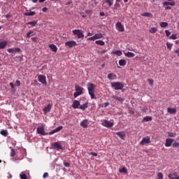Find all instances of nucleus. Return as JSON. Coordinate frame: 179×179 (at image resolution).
I'll return each instance as SVG.
<instances>
[{"label": "nucleus", "instance_id": "nucleus-64", "mask_svg": "<svg viewBox=\"0 0 179 179\" xmlns=\"http://www.w3.org/2000/svg\"><path fill=\"white\" fill-rule=\"evenodd\" d=\"M104 12H100V16H105Z\"/></svg>", "mask_w": 179, "mask_h": 179}, {"label": "nucleus", "instance_id": "nucleus-47", "mask_svg": "<svg viewBox=\"0 0 179 179\" xmlns=\"http://www.w3.org/2000/svg\"><path fill=\"white\" fill-rule=\"evenodd\" d=\"M148 83H149V85H150V86H153V80L152 79H148Z\"/></svg>", "mask_w": 179, "mask_h": 179}, {"label": "nucleus", "instance_id": "nucleus-55", "mask_svg": "<svg viewBox=\"0 0 179 179\" xmlns=\"http://www.w3.org/2000/svg\"><path fill=\"white\" fill-rule=\"evenodd\" d=\"M14 51H15V52H20L21 50L20 48H16Z\"/></svg>", "mask_w": 179, "mask_h": 179}, {"label": "nucleus", "instance_id": "nucleus-60", "mask_svg": "<svg viewBox=\"0 0 179 179\" xmlns=\"http://www.w3.org/2000/svg\"><path fill=\"white\" fill-rule=\"evenodd\" d=\"M10 86L11 89H15V85H13V83H10Z\"/></svg>", "mask_w": 179, "mask_h": 179}, {"label": "nucleus", "instance_id": "nucleus-30", "mask_svg": "<svg viewBox=\"0 0 179 179\" xmlns=\"http://www.w3.org/2000/svg\"><path fill=\"white\" fill-rule=\"evenodd\" d=\"M119 65L120 66H125L127 65V61L125 59L119 60Z\"/></svg>", "mask_w": 179, "mask_h": 179}, {"label": "nucleus", "instance_id": "nucleus-36", "mask_svg": "<svg viewBox=\"0 0 179 179\" xmlns=\"http://www.w3.org/2000/svg\"><path fill=\"white\" fill-rule=\"evenodd\" d=\"M0 134L3 136H8V131L7 130H2V131H1Z\"/></svg>", "mask_w": 179, "mask_h": 179}, {"label": "nucleus", "instance_id": "nucleus-49", "mask_svg": "<svg viewBox=\"0 0 179 179\" xmlns=\"http://www.w3.org/2000/svg\"><path fill=\"white\" fill-rule=\"evenodd\" d=\"M178 146H179V143H178L175 142V143H173V148H178Z\"/></svg>", "mask_w": 179, "mask_h": 179}, {"label": "nucleus", "instance_id": "nucleus-28", "mask_svg": "<svg viewBox=\"0 0 179 179\" xmlns=\"http://www.w3.org/2000/svg\"><path fill=\"white\" fill-rule=\"evenodd\" d=\"M7 45H8V42L6 41L0 42V50L5 48Z\"/></svg>", "mask_w": 179, "mask_h": 179}, {"label": "nucleus", "instance_id": "nucleus-56", "mask_svg": "<svg viewBox=\"0 0 179 179\" xmlns=\"http://www.w3.org/2000/svg\"><path fill=\"white\" fill-rule=\"evenodd\" d=\"M175 54H177V56L179 57V48L175 50Z\"/></svg>", "mask_w": 179, "mask_h": 179}, {"label": "nucleus", "instance_id": "nucleus-59", "mask_svg": "<svg viewBox=\"0 0 179 179\" xmlns=\"http://www.w3.org/2000/svg\"><path fill=\"white\" fill-rule=\"evenodd\" d=\"M141 111H143V113H146V111H148V108H143L141 109Z\"/></svg>", "mask_w": 179, "mask_h": 179}, {"label": "nucleus", "instance_id": "nucleus-48", "mask_svg": "<svg viewBox=\"0 0 179 179\" xmlns=\"http://www.w3.org/2000/svg\"><path fill=\"white\" fill-rule=\"evenodd\" d=\"M8 52H10V53H13V52H15V49H13V48H9V49H8Z\"/></svg>", "mask_w": 179, "mask_h": 179}, {"label": "nucleus", "instance_id": "nucleus-6", "mask_svg": "<svg viewBox=\"0 0 179 179\" xmlns=\"http://www.w3.org/2000/svg\"><path fill=\"white\" fill-rule=\"evenodd\" d=\"M102 125L103 127H106V128H111L112 127H114V123L110 122V121L107 120H102Z\"/></svg>", "mask_w": 179, "mask_h": 179}, {"label": "nucleus", "instance_id": "nucleus-3", "mask_svg": "<svg viewBox=\"0 0 179 179\" xmlns=\"http://www.w3.org/2000/svg\"><path fill=\"white\" fill-rule=\"evenodd\" d=\"M110 85L115 90H122L124 89V84L122 83L114 82L111 83Z\"/></svg>", "mask_w": 179, "mask_h": 179}, {"label": "nucleus", "instance_id": "nucleus-50", "mask_svg": "<svg viewBox=\"0 0 179 179\" xmlns=\"http://www.w3.org/2000/svg\"><path fill=\"white\" fill-rule=\"evenodd\" d=\"M56 132H58L57 131V129H55L54 130H52V131H50L49 133L50 135H53V134H56Z\"/></svg>", "mask_w": 179, "mask_h": 179}, {"label": "nucleus", "instance_id": "nucleus-45", "mask_svg": "<svg viewBox=\"0 0 179 179\" xmlns=\"http://www.w3.org/2000/svg\"><path fill=\"white\" fill-rule=\"evenodd\" d=\"M166 46H167V48H169V50H171V48L173 47V44L167 42L166 43Z\"/></svg>", "mask_w": 179, "mask_h": 179}, {"label": "nucleus", "instance_id": "nucleus-33", "mask_svg": "<svg viewBox=\"0 0 179 179\" xmlns=\"http://www.w3.org/2000/svg\"><path fill=\"white\" fill-rule=\"evenodd\" d=\"M113 0H105V3H107L109 8H110V6H113Z\"/></svg>", "mask_w": 179, "mask_h": 179}, {"label": "nucleus", "instance_id": "nucleus-54", "mask_svg": "<svg viewBox=\"0 0 179 179\" xmlns=\"http://www.w3.org/2000/svg\"><path fill=\"white\" fill-rule=\"evenodd\" d=\"M15 86H20V80H16L15 81Z\"/></svg>", "mask_w": 179, "mask_h": 179}, {"label": "nucleus", "instance_id": "nucleus-63", "mask_svg": "<svg viewBox=\"0 0 179 179\" xmlns=\"http://www.w3.org/2000/svg\"><path fill=\"white\" fill-rule=\"evenodd\" d=\"M12 17V15H10V14H7L6 15V17L7 18V19H9V17Z\"/></svg>", "mask_w": 179, "mask_h": 179}, {"label": "nucleus", "instance_id": "nucleus-44", "mask_svg": "<svg viewBox=\"0 0 179 179\" xmlns=\"http://www.w3.org/2000/svg\"><path fill=\"white\" fill-rule=\"evenodd\" d=\"M157 178L158 179H163V173H162V172H159L157 173Z\"/></svg>", "mask_w": 179, "mask_h": 179}, {"label": "nucleus", "instance_id": "nucleus-46", "mask_svg": "<svg viewBox=\"0 0 179 179\" xmlns=\"http://www.w3.org/2000/svg\"><path fill=\"white\" fill-rule=\"evenodd\" d=\"M165 34L166 37H170V34H171V32H170V31L169 30H165Z\"/></svg>", "mask_w": 179, "mask_h": 179}, {"label": "nucleus", "instance_id": "nucleus-4", "mask_svg": "<svg viewBox=\"0 0 179 179\" xmlns=\"http://www.w3.org/2000/svg\"><path fill=\"white\" fill-rule=\"evenodd\" d=\"M163 6L165 8V10H171L172 9L171 6H176V3L174 1H172V2L165 1L163 3Z\"/></svg>", "mask_w": 179, "mask_h": 179}, {"label": "nucleus", "instance_id": "nucleus-27", "mask_svg": "<svg viewBox=\"0 0 179 179\" xmlns=\"http://www.w3.org/2000/svg\"><path fill=\"white\" fill-rule=\"evenodd\" d=\"M34 15H36V12L34 11H27L24 13V16H34Z\"/></svg>", "mask_w": 179, "mask_h": 179}, {"label": "nucleus", "instance_id": "nucleus-57", "mask_svg": "<svg viewBox=\"0 0 179 179\" xmlns=\"http://www.w3.org/2000/svg\"><path fill=\"white\" fill-rule=\"evenodd\" d=\"M90 155L91 156H95V157L97 156V153L94 152H90Z\"/></svg>", "mask_w": 179, "mask_h": 179}, {"label": "nucleus", "instance_id": "nucleus-23", "mask_svg": "<svg viewBox=\"0 0 179 179\" xmlns=\"http://www.w3.org/2000/svg\"><path fill=\"white\" fill-rule=\"evenodd\" d=\"M125 57H127V58H134L135 57V53L131 52H127L124 53Z\"/></svg>", "mask_w": 179, "mask_h": 179}, {"label": "nucleus", "instance_id": "nucleus-10", "mask_svg": "<svg viewBox=\"0 0 179 179\" xmlns=\"http://www.w3.org/2000/svg\"><path fill=\"white\" fill-rule=\"evenodd\" d=\"M140 143L142 145V146H143L144 145H147L148 143H150V137H144L140 142Z\"/></svg>", "mask_w": 179, "mask_h": 179}, {"label": "nucleus", "instance_id": "nucleus-9", "mask_svg": "<svg viewBox=\"0 0 179 179\" xmlns=\"http://www.w3.org/2000/svg\"><path fill=\"white\" fill-rule=\"evenodd\" d=\"M38 80L43 85H47V81L45 78V76L43 75H39L38 77Z\"/></svg>", "mask_w": 179, "mask_h": 179}, {"label": "nucleus", "instance_id": "nucleus-1", "mask_svg": "<svg viewBox=\"0 0 179 179\" xmlns=\"http://www.w3.org/2000/svg\"><path fill=\"white\" fill-rule=\"evenodd\" d=\"M87 86L88 93L91 99H96V97L94 96V90H96V85L93 83H88Z\"/></svg>", "mask_w": 179, "mask_h": 179}, {"label": "nucleus", "instance_id": "nucleus-13", "mask_svg": "<svg viewBox=\"0 0 179 179\" xmlns=\"http://www.w3.org/2000/svg\"><path fill=\"white\" fill-rule=\"evenodd\" d=\"M37 133L43 136L48 135V133H45V131H44V127H38Z\"/></svg>", "mask_w": 179, "mask_h": 179}, {"label": "nucleus", "instance_id": "nucleus-21", "mask_svg": "<svg viewBox=\"0 0 179 179\" xmlns=\"http://www.w3.org/2000/svg\"><path fill=\"white\" fill-rule=\"evenodd\" d=\"M87 107H89V103L87 102L83 105H80L79 106V108H80V110H83V111H85V110H86V108H87Z\"/></svg>", "mask_w": 179, "mask_h": 179}, {"label": "nucleus", "instance_id": "nucleus-8", "mask_svg": "<svg viewBox=\"0 0 179 179\" xmlns=\"http://www.w3.org/2000/svg\"><path fill=\"white\" fill-rule=\"evenodd\" d=\"M65 45L66 47H69V48H72V47H76L78 44L76 43V41H69L65 43Z\"/></svg>", "mask_w": 179, "mask_h": 179}, {"label": "nucleus", "instance_id": "nucleus-58", "mask_svg": "<svg viewBox=\"0 0 179 179\" xmlns=\"http://www.w3.org/2000/svg\"><path fill=\"white\" fill-rule=\"evenodd\" d=\"M43 178H47L48 177V173H45L43 176Z\"/></svg>", "mask_w": 179, "mask_h": 179}, {"label": "nucleus", "instance_id": "nucleus-38", "mask_svg": "<svg viewBox=\"0 0 179 179\" xmlns=\"http://www.w3.org/2000/svg\"><path fill=\"white\" fill-rule=\"evenodd\" d=\"M115 55H118V57H121L122 55V52L121 50H116L113 52Z\"/></svg>", "mask_w": 179, "mask_h": 179}, {"label": "nucleus", "instance_id": "nucleus-15", "mask_svg": "<svg viewBox=\"0 0 179 179\" xmlns=\"http://www.w3.org/2000/svg\"><path fill=\"white\" fill-rule=\"evenodd\" d=\"M116 135L120 138V139H122L123 141H125V132L124 131H118L116 132Z\"/></svg>", "mask_w": 179, "mask_h": 179}, {"label": "nucleus", "instance_id": "nucleus-37", "mask_svg": "<svg viewBox=\"0 0 179 179\" xmlns=\"http://www.w3.org/2000/svg\"><path fill=\"white\" fill-rule=\"evenodd\" d=\"M176 135H177V134L174 132H170V131L168 132V136H169V138H174Z\"/></svg>", "mask_w": 179, "mask_h": 179}, {"label": "nucleus", "instance_id": "nucleus-39", "mask_svg": "<svg viewBox=\"0 0 179 179\" xmlns=\"http://www.w3.org/2000/svg\"><path fill=\"white\" fill-rule=\"evenodd\" d=\"M156 31H157V28H156V27H152L150 29V33L155 34V33H156Z\"/></svg>", "mask_w": 179, "mask_h": 179}, {"label": "nucleus", "instance_id": "nucleus-31", "mask_svg": "<svg viewBox=\"0 0 179 179\" xmlns=\"http://www.w3.org/2000/svg\"><path fill=\"white\" fill-rule=\"evenodd\" d=\"M95 43H96V44H97L98 45H105V44H106V42H105V41H101V40L96 41Z\"/></svg>", "mask_w": 179, "mask_h": 179}, {"label": "nucleus", "instance_id": "nucleus-61", "mask_svg": "<svg viewBox=\"0 0 179 179\" xmlns=\"http://www.w3.org/2000/svg\"><path fill=\"white\" fill-rule=\"evenodd\" d=\"M108 106H110V103H109L108 102H106V103H104V107H105V108H106V107H108Z\"/></svg>", "mask_w": 179, "mask_h": 179}, {"label": "nucleus", "instance_id": "nucleus-20", "mask_svg": "<svg viewBox=\"0 0 179 179\" xmlns=\"http://www.w3.org/2000/svg\"><path fill=\"white\" fill-rule=\"evenodd\" d=\"M49 48H50V50H52L53 52H57V51H58V48H57V45H55V44L49 45Z\"/></svg>", "mask_w": 179, "mask_h": 179}, {"label": "nucleus", "instance_id": "nucleus-32", "mask_svg": "<svg viewBox=\"0 0 179 179\" xmlns=\"http://www.w3.org/2000/svg\"><path fill=\"white\" fill-rule=\"evenodd\" d=\"M20 177L21 179H27V175H26L24 172H21Z\"/></svg>", "mask_w": 179, "mask_h": 179}, {"label": "nucleus", "instance_id": "nucleus-62", "mask_svg": "<svg viewBox=\"0 0 179 179\" xmlns=\"http://www.w3.org/2000/svg\"><path fill=\"white\" fill-rule=\"evenodd\" d=\"M48 9V8H47L46 7H44V8H43L42 10H43V12H47Z\"/></svg>", "mask_w": 179, "mask_h": 179}, {"label": "nucleus", "instance_id": "nucleus-5", "mask_svg": "<svg viewBox=\"0 0 179 179\" xmlns=\"http://www.w3.org/2000/svg\"><path fill=\"white\" fill-rule=\"evenodd\" d=\"M73 34L75 36H77L78 38H83V37H85V35L83 34V33H82V31L80 29L73 30Z\"/></svg>", "mask_w": 179, "mask_h": 179}, {"label": "nucleus", "instance_id": "nucleus-40", "mask_svg": "<svg viewBox=\"0 0 179 179\" xmlns=\"http://www.w3.org/2000/svg\"><path fill=\"white\" fill-rule=\"evenodd\" d=\"M15 155H16V151L13 148L11 149V152H10L11 157H15Z\"/></svg>", "mask_w": 179, "mask_h": 179}, {"label": "nucleus", "instance_id": "nucleus-25", "mask_svg": "<svg viewBox=\"0 0 179 179\" xmlns=\"http://www.w3.org/2000/svg\"><path fill=\"white\" fill-rule=\"evenodd\" d=\"M87 120H84L80 122V127H82L83 128H87Z\"/></svg>", "mask_w": 179, "mask_h": 179}, {"label": "nucleus", "instance_id": "nucleus-51", "mask_svg": "<svg viewBox=\"0 0 179 179\" xmlns=\"http://www.w3.org/2000/svg\"><path fill=\"white\" fill-rule=\"evenodd\" d=\"M62 128H64L62 126H59V127L56 128V131L57 132H59V131H61V129H62Z\"/></svg>", "mask_w": 179, "mask_h": 179}, {"label": "nucleus", "instance_id": "nucleus-11", "mask_svg": "<svg viewBox=\"0 0 179 179\" xmlns=\"http://www.w3.org/2000/svg\"><path fill=\"white\" fill-rule=\"evenodd\" d=\"M52 148L54 149H57V150H62V145H61V143L59 142H55L52 144Z\"/></svg>", "mask_w": 179, "mask_h": 179}, {"label": "nucleus", "instance_id": "nucleus-24", "mask_svg": "<svg viewBox=\"0 0 179 179\" xmlns=\"http://www.w3.org/2000/svg\"><path fill=\"white\" fill-rule=\"evenodd\" d=\"M167 112L169 113V114H176V113H177V109L168 108Z\"/></svg>", "mask_w": 179, "mask_h": 179}, {"label": "nucleus", "instance_id": "nucleus-16", "mask_svg": "<svg viewBox=\"0 0 179 179\" xmlns=\"http://www.w3.org/2000/svg\"><path fill=\"white\" fill-rule=\"evenodd\" d=\"M36 24H37V20H34L32 22H29L27 23H26L27 26H29V28H31V27H34V26H36Z\"/></svg>", "mask_w": 179, "mask_h": 179}, {"label": "nucleus", "instance_id": "nucleus-26", "mask_svg": "<svg viewBox=\"0 0 179 179\" xmlns=\"http://www.w3.org/2000/svg\"><path fill=\"white\" fill-rule=\"evenodd\" d=\"M152 117L151 116H146L143 118L142 122H148V121H152Z\"/></svg>", "mask_w": 179, "mask_h": 179}, {"label": "nucleus", "instance_id": "nucleus-14", "mask_svg": "<svg viewBox=\"0 0 179 179\" xmlns=\"http://www.w3.org/2000/svg\"><path fill=\"white\" fill-rule=\"evenodd\" d=\"M173 142H174V140H173V138H166L165 143L166 148H170Z\"/></svg>", "mask_w": 179, "mask_h": 179}, {"label": "nucleus", "instance_id": "nucleus-7", "mask_svg": "<svg viewBox=\"0 0 179 179\" xmlns=\"http://www.w3.org/2000/svg\"><path fill=\"white\" fill-rule=\"evenodd\" d=\"M100 38H103V34H96L94 36L90 37L88 40L91 41H94L95 40H99Z\"/></svg>", "mask_w": 179, "mask_h": 179}, {"label": "nucleus", "instance_id": "nucleus-52", "mask_svg": "<svg viewBox=\"0 0 179 179\" xmlns=\"http://www.w3.org/2000/svg\"><path fill=\"white\" fill-rule=\"evenodd\" d=\"M115 8H121V5L120 4V3L116 2L115 3Z\"/></svg>", "mask_w": 179, "mask_h": 179}, {"label": "nucleus", "instance_id": "nucleus-2", "mask_svg": "<svg viewBox=\"0 0 179 179\" xmlns=\"http://www.w3.org/2000/svg\"><path fill=\"white\" fill-rule=\"evenodd\" d=\"M75 91L76 92H74L73 94L75 99H76V97H78V96L83 94V87H80L78 84L75 85Z\"/></svg>", "mask_w": 179, "mask_h": 179}, {"label": "nucleus", "instance_id": "nucleus-34", "mask_svg": "<svg viewBox=\"0 0 179 179\" xmlns=\"http://www.w3.org/2000/svg\"><path fill=\"white\" fill-rule=\"evenodd\" d=\"M33 36H34V32L33 31H29L27 34V38H30Z\"/></svg>", "mask_w": 179, "mask_h": 179}, {"label": "nucleus", "instance_id": "nucleus-22", "mask_svg": "<svg viewBox=\"0 0 179 179\" xmlns=\"http://www.w3.org/2000/svg\"><path fill=\"white\" fill-rule=\"evenodd\" d=\"M108 79H109V80H114V79H117V75L114 73H109L108 75Z\"/></svg>", "mask_w": 179, "mask_h": 179}, {"label": "nucleus", "instance_id": "nucleus-42", "mask_svg": "<svg viewBox=\"0 0 179 179\" xmlns=\"http://www.w3.org/2000/svg\"><path fill=\"white\" fill-rule=\"evenodd\" d=\"M169 38L171 39V40H177V34H172L170 37H169Z\"/></svg>", "mask_w": 179, "mask_h": 179}, {"label": "nucleus", "instance_id": "nucleus-12", "mask_svg": "<svg viewBox=\"0 0 179 179\" xmlns=\"http://www.w3.org/2000/svg\"><path fill=\"white\" fill-rule=\"evenodd\" d=\"M116 29L118 30V31L122 32L125 31V29H124V26H122V24L120 22H118L116 23Z\"/></svg>", "mask_w": 179, "mask_h": 179}, {"label": "nucleus", "instance_id": "nucleus-43", "mask_svg": "<svg viewBox=\"0 0 179 179\" xmlns=\"http://www.w3.org/2000/svg\"><path fill=\"white\" fill-rule=\"evenodd\" d=\"M152 15L150 13H143L141 16H144L145 17H149Z\"/></svg>", "mask_w": 179, "mask_h": 179}, {"label": "nucleus", "instance_id": "nucleus-41", "mask_svg": "<svg viewBox=\"0 0 179 179\" xmlns=\"http://www.w3.org/2000/svg\"><path fill=\"white\" fill-rule=\"evenodd\" d=\"M161 27H167L169 26V23L162 22L160 23Z\"/></svg>", "mask_w": 179, "mask_h": 179}, {"label": "nucleus", "instance_id": "nucleus-18", "mask_svg": "<svg viewBox=\"0 0 179 179\" xmlns=\"http://www.w3.org/2000/svg\"><path fill=\"white\" fill-rule=\"evenodd\" d=\"M79 106H80V102H79V101L75 100L73 102V105H72L73 108H79Z\"/></svg>", "mask_w": 179, "mask_h": 179}, {"label": "nucleus", "instance_id": "nucleus-19", "mask_svg": "<svg viewBox=\"0 0 179 179\" xmlns=\"http://www.w3.org/2000/svg\"><path fill=\"white\" fill-rule=\"evenodd\" d=\"M51 104H48V106L43 108V113L45 114H47V113H50V111H51Z\"/></svg>", "mask_w": 179, "mask_h": 179}, {"label": "nucleus", "instance_id": "nucleus-35", "mask_svg": "<svg viewBox=\"0 0 179 179\" xmlns=\"http://www.w3.org/2000/svg\"><path fill=\"white\" fill-rule=\"evenodd\" d=\"M119 171L120 173H124L125 174L127 173V168L125 167L120 168Z\"/></svg>", "mask_w": 179, "mask_h": 179}, {"label": "nucleus", "instance_id": "nucleus-17", "mask_svg": "<svg viewBox=\"0 0 179 179\" xmlns=\"http://www.w3.org/2000/svg\"><path fill=\"white\" fill-rule=\"evenodd\" d=\"M168 177L169 179H179V177L177 176V173H169L168 175Z\"/></svg>", "mask_w": 179, "mask_h": 179}, {"label": "nucleus", "instance_id": "nucleus-53", "mask_svg": "<svg viewBox=\"0 0 179 179\" xmlns=\"http://www.w3.org/2000/svg\"><path fill=\"white\" fill-rule=\"evenodd\" d=\"M64 166H65V167H69V166H71V164H69V162H64Z\"/></svg>", "mask_w": 179, "mask_h": 179}, {"label": "nucleus", "instance_id": "nucleus-29", "mask_svg": "<svg viewBox=\"0 0 179 179\" xmlns=\"http://www.w3.org/2000/svg\"><path fill=\"white\" fill-rule=\"evenodd\" d=\"M113 99H114V100H116L117 101H120V103H122V101H124V99L118 96H113Z\"/></svg>", "mask_w": 179, "mask_h": 179}]
</instances>
